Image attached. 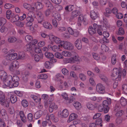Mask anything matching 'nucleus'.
Listing matches in <instances>:
<instances>
[{
	"label": "nucleus",
	"instance_id": "f257e3e1",
	"mask_svg": "<svg viewBox=\"0 0 127 127\" xmlns=\"http://www.w3.org/2000/svg\"><path fill=\"white\" fill-rule=\"evenodd\" d=\"M3 69V66L0 65V78L4 83L3 87H8L12 88L17 87L19 84L18 82L19 80V77L16 75L13 76L10 75L7 76V73Z\"/></svg>",
	"mask_w": 127,
	"mask_h": 127
},
{
	"label": "nucleus",
	"instance_id": "f03ea898",
	"mask_svg": "<svg viewBox=\"0 0 127 127\" xmlns=\"http://www.w3.org/2000/svg\"><path fill=\"white\" fill-rule=\"evenodd\" d=\"M45 44V43L44 41H40L38 43L37 40L34 39L27 44L25 47L24 49L26 51L30 52L31 54L34 52L38 53L41 52L40 48L38 47H42Z\"/></svg>",
	"mask_w": 127,
	"mask_h": 127
},
{
	"label": "nucleus",
	"instance_id": "7ed1b4c3",
	"mask_svg": "<svg viewBox=\"0 0 127 127\" xmlns=\"http://www.w3.org/2000/svg\"><path fill=\"white\" fill-rule=\"evenodd\" d=\"M103 21L102 25H99L96 23L93 24L94 29L95 30H97L98 34L100 35L102 34V32L100 29L103 31L104 30H106L110 27L108 21L106 19H103Z\"/></svg>",
	"mask_w": 127,
	"mask_h": 127
},
{
	"label": "nucleus",
	"instance_id": "20e7f679",
	"mask_svg": "<svg viewBox=\"0 0 127 127\" xmlns=\"http://www.w3.org/2000/svg\"><path fill=\"white\" fill-rule=\"evenodd\" d=\"M19 67V63L17 61L13 62L9 65L8 69L13 73L18 74L20 73L19 70L18 68Z\"/></svg>",
	"mask_w": 127,
	"mask_h": 127
},
{
	"label": "nucleus",
	"instance_id": "39448f33",
	"mask_svg": "<svg viewBox=\"0 0 127 127\" xmlns=\"http://www.w3.org/2000/svg\"><path fill=\"white\" fill-rule=\"evenodd\" d=\"M83 23L84 25H86L88 24V22L87 17L81 14L79 16L76 25V28L78 29H80L82 26V23Z\"/></svg>",
	"mask_w": 127,
	"mask_h": 127
},
{
	"label": "nucleus",
	"instance_id": "423d86ee",
	"mask_svg": "<svg viewBox=\"0 0 127 127\" xmlns=\"http://www.w3.org/2000/svg\"><path fill=\"white\" fill-rule=\"evenodd\" d=\"M67 30L69 33L66 32L63 33V36L67 38H68L70 37V34L72 35L75 37H77L79 35V32L76 30H73L70 27L68 28Z\"/></svg>",
	"mask_w": 127,
	"mask_h": 127
},
{
	"label": "nucleus",
	"instance_id": "0eeeda50",
	"mask_svg": "<svg viewBox=\"0 0 127 127\" xmlns=\"http://www.w3.org/2000/svg\"><path fill=\"white\" fill-rule=\"evenodd\" d=\"M49 37V40L52 44L55 42L56 44H59V45L61 46L63 41L61 40L60 38L52 35H50Z\"/></svg>",
	"mask_w": 127,
	"mask_h": 127
},
{
	"label": "nucleus",
	"instance_id": "6e6552de",
	"mask_svg": "<svg viewBox=\"0 0 127 127\" xmlns=\"http://www.w3.org/2000/svg\"><path fill=\"white\" fill-rule=\"evenodd\" d=\"M61 46L64 49L67 50H72L73 49L74 46L72 44L68 41H64L62 42Z\"/></svg>",
	"mask_w": 127,
	"mask_h": 127
},
{
	"label": "nucleus",
	"instance_id": "1a4fd4ad",
	"mask_svg": "<svg viewBox=\"0 0 127 127\" xmlns=\"http://www.w3.org/2000/svg\"><path fill=\"white\" fill-rule=\"evenodd\" d=\"M121 69L120 68H114L112 71L111 76L116 78H120L121 76Z\"/></svg>",
	"mask_w": 127,
	"mask_h": 127
},
{
	"label": "nucleus",
	"instance_id": "9d476101",
	"mask_svg": "<svg viewBox=\"0 0 127 127\" xmlns=\"http://www.w3.org/2000/svg\"><path fill=\"white\" fill-rule=\"evenodd\" d=\"M107 100H104L103 102V105L104 108V112L105 113H107L109 111L110 107L109 104L111 103V99L109 98H107Z\"/></svg>",
	"mask_w": 127,
	"mask_h": 127
},
{
	"label": "nucleus",
	"instance_id": "9b49d317",
	"mask_svg": "<svg viewBox=\"0 0 127 127\" xmlns=\"http://www.w3.org/2000/svg\"><path fill=\"white\" fill-rule=\"evenodd\" d=\"M10 102L9 99H6L4 95H2V97H0V103L2 105L6 107L9 106Z\"/></svg>",
	"mask_w": 127,
	"mask_h": 127
},
{
	"label": "nucleus",
	"instance_id": "f8f14e48",
	"mask_svg": "<svg viewBox=\"0 0 127 127\" xmlns=\"http://www.w3.org/2000/svg\"><path fill=\"white\" fill-rule=\"evenodd\" d=\"M105 89L104 86L101 84H98L96 85V91L99 94H104L105 93Z\"/></svg>",
	"mask_w": 127,
	"mask_h": 127
},
{
	"label": "nucleus",
	"instance_id": "ddd939ff",
	"mask_svg": "<svg viewBox=\"0 0 127 127\" xmlns=\"http://www.w3.org/2000/svg\"><path fill=\"white\" fill-rule=\"evenodd\" d=\"M58 87L59 89L61 90H65L68 87L66 82L62 80L58 84Z\"/></svg>",
	"mask_w": 127,
	"mask_h": 127
},
{
	"label": "nucleus",
	"instance_id": "4468645a",
	"mask_svg": "<svg viewBox=\"0 0 127 127\" xmlns=\"http://www.w3.org/2000/svg\"><path fill=\"white\" fill-rule=\"evenodd\" d=\"M32 11H34L36 9H41L43 7V4L41 3L38 2H32Z\"/></svg>",
	"mask_w": 127,
	"mask_h": 127
},
{
	"label": "nucleus",
	"instance_id": "2eb2a0df",
	"mask_svg": "<svg viewBox=\"0 0 127 127\" xmlns=\"http://www.w3.org/2000/svg\"><path fill=\"white\" fill-rule=\"evenodd\" d=\"M69 113L68 110L66 109H64L62 111H59L58 116L62 118H66L69 115Z\"/></svg>",
	"mask_w": 127,
	"mask_h": 127
},
{
	"label": "nucleus",
	"instance_id": "dca6fc26",
	"mask_svg": "<svg viewBox=\"0 0 127 127\" xmlns=\"http://www.w3.org/2000/svg\"><path fill=\"white\" fill-rule=\"evenodd\" d=\"M46 119V120L48 121L47 122L49 124H51V121L55 122H57L58 121V120L55 119L54 115L53 114L50 115H47Z\"/></svg>",
	"mask_w": 127,
	"mask_h": 127
},
{
	"label": "nucleus",
	"instance_id": "f3484780",
	"mask_svg": "<svg viewBox=\"0 0 127 127\" xmlns=\"http://www.w3.org/2000/svg\"><path fill=\"white\" fill-rule=\"evenodd\" d=\"M99 17V15L97 12H95L94 10H92L90 12V17L91 19L93 20H95Z\"/></svg>",
	"mask_w": 127,
	"mask_h": 127
},
{
	"label": "nucleus",
	"instance_id": "a211bd4d",
	"mask_svg": "<svg viewBox=\"0 0 127 127\" xmlns=\"http://www.w3.org/2000/svg\"><path fill=\"white\" fill-rule=\"evenodd\" d=\"M31 97L36 103L40 102L41 101V98L37 94L31 95Z\"/></svg>",
	"mask_w": 127,
	"mask_h": 127
},
{
	"label": "nucleus",
	"instance_id": "6ab92c4d",
	"mask_svg": "<svg viewBox=\"0 0 127 127\" xmlns=\"http://www.w3.org/2000/svg\"><path fill=\"white\" fill-rule=\"evenodd\" d=\"M0 116L5 120L8 119V116L7 114L6 110L4 109H0Z\"/></svg>",
	"mask_w": 127,
	"mask_h": 127
},
{
	"label": "nucleus",
	"instance_id": "aec40b11",
	"mask_svg": "<svg viewBox=\"0 0 127 127\" xmlns=\"http://www.w3.org/2000/svg\"><path fill=\"white\" fill-rule=\"evenodd\" d=\"M80 8L78 7L76 10L73 11L71 13V17L73 18L77 16L80 13Z\"/></svg>",
	"mask_w": 127,
	"mask_h": 127
},
{
	"label": "nucleus",
	"instance_id": "412c9836",
	"mask_svg": "<svg viewBox=\"0 0 127 127\" xmlns=\"http://www.w3.org/2000/svg\"><path fill=\"white\" fill-rule=\"evenodd\" d=\"M61 46L59 45L58 46L54 45L52 47L50 45L48 46V47L50 49V48H52V50L54 52L61 51L62 50L61 48Z\"/></svg>",
	"mask_w": 127,
	"mask_h": 127
},
{
	"label": "nucleus",
	"instance_id": "4be33fe9",
	"mask_svg": "<svg viewBox=\"0 0 127 127\" xmlns=\"http://www.w3.org/2000/svg\"><path fill=\"white\" fill-rule=\"evenodd\" d=\"M58 108L57 105L54 103H52L50 105L49 110L50 112H52L54 110H57Z\"/></svg>",
	"mask_w": 127,
	"mask_h": 127
},
{
	"label": "nucleus",
	"instance_id": "5701e85b",
	"mask_svg": "<svg viewBox=\"0 0 127 127\" xmlns=\"http://www.w3.org/2000/svg\"><path fill=\"white\" fill-rule=\"evenodd\" d=\"M37 18L38 23H41L43 20V16L41 12H38L37 14Z\"/></svg>",
	"mask_w": 127,
	"mask_h": 127
},
{
	"label": "nucleus",
	"instance_id": "b1692460",
	"mask_svg": "<svg viewBox=\"0 0 127 127\" xmlns=\"http://www.w3.org/2000/svg\"><path fill=\"white\" fill-rule=\"evenodd\" d=\"M7 58L10 60H12L16 59L18 57V55L17 53H15L11 54V55H6Z\"/></svg>",
	"mask_w": 127,
	"mask_h": 127
},
{
	"label": "nucleus",
	"instance_id": "393cba45",
	"mask_svg": "<svg viewBox=\"0 0 127 127\" xmlns=\"http://www.w3.org/2000/svg\"><path fill=\"white\" fill-rule=\"evenodd\" d=\"M77 116L75 113H73L69 115V118L67 121L68 123H70L71 121L76 119Z\"/></svg>",
	"mask_w": 127,
	"mask_h": 127
},
{
	"label": "nucleus",
	"instance_id": "a878e982",
	"mask_svg": "<svg viewBox=\"0 0 127 127\" xmlns=\"http://www.w3.org/2000/svg\"><path fill=\"white\" fill-rule=\"evenodd\" d=\"M75 46L78 50H80L82 48V44L81 40L77 39L75 42Z\"/></svg>",
	"mask_w": 127,
	"mask_h": 127
},
{
	"label": "nucleus",
	"instance_id": "bb28decb",
	"mask_svg": "<svg viewBox=\"0 0 127 127\" xmlns=\"http://www.w3.org/2000/svg\"><path fill=\"white\" fill-rule=\"evenodd\" d=\"M70 63H73L75 61H79L80 58L78 56H75L73 57H71L69 58Z\"/></svg>",
	"mask_w": 127,
	"mask_h": 127
},
{
	"label": "nucleus",
	"instance_id": "cd10ccee",
	"mask_svg": "<svg viewBox=\"0 0 127 127\" xmlns=\"http://www.w3.org/2000/svg\"><path fill=\"white\" fill-rule=\"evenodd\" d=\"M23 6L25 8L30 11H32V3L31 5L26 3H24L23 4Z\"/></svg>",
	"mask_w": 127,
	"mask_h": 127
},
{
	"label": "nucleus",
	"instance_id": "c85d7f7f",
	"mask_svg": "<svg viewBox=\"0 0 127 127\" xmlns=\"http://www.w3.org/2000/svg\"><path fill=\"white\" fill-rule=\"evenodd\" d=\"M61 76V75L59 73L57 74L55 76H54L53 78V80L58 83L60 82V81H62V80H61L60 78Z\"/></svg>",
	"mask_w": 127,
	"mask_h": 127
},
{
	"label": "nucleus",
	"instance_id": "c756f323",
	"mask_svg": "<svg viewBox=\"0 0 127 127\" xmlns=\"http://www.w3.org/2000/svg\"><path fill=\"white\" fill-rule=\"evenodd\" d=\"M44 27L47 29H51L52 28V27L51 24L47 21H44L43 24Z\"/></svg>",
	"mask_w": 127,
	"mask_h": 127
},
{
	"label": "nucleus",
	"instance_id": "7c9ffc66",
	"mask_svg": "<svg viewBox=\"0 0 127 127\" xmlns=\"http://www.w3.org/2000/svg\"><path fill=\"white\" fill-rule=\"evenodd\" d=\"M62 54L63 56L65 57H69L72 55L71 52L66 50L63 51L62 52Z\"/></svg>",
	"mask_w": 127,
	"mask_h": 127
},
{
	"label": "nucleus",
	"instance_id": "2f4dec72",
	"mask_svg": "<svg viewBox=\"0 0 127 127\" xmlns=\"http://www.w3.org/2000/svg\"><path fill=\"white\" fill-rule=\"evenodd\" d=\"M43 112L40 110L37 111L34 114V117L36 119H38L39 118L42 114Z\"/></svg>",
	"mask_w": 127,
	"mask_h": 127
},
{
	"label": "nucleus",
	"instance_id": "473e14b6",
	"mask_svg": "<svg viewBox=\"0 0 127 127\" xmlns=\"http://www.w3.org/2000/svg\"><path fill=\"white\" fill-rule=\"evenodd\" d=\"M61 96L65 101H69L68 95L65 92L62 93L61 94Z\"/></svg>",
	"mask_w": 127,
	"mask_h": 127
},
{
	"label": "nucleus",
	"instance_id": "72a5a7b5",
	"mask_svg": "<svg viewBox=\"0 0 127 127\" xmlns=\"http://www.w3.org/2000/svg\"><path fill=\"white\" fill-rule=\"evenodd\" d=\"M14 15V14L9 10H7L6 13V17L8 19H9L10 17H12Z\"/></svg>",
	"mask_w": 127,
	"mask_h": 127
},
{
	"label": "nucleus",
	"instance_id": "f704fd0d",
	"mask_svg": "<svg viewBox=\"0 0 127 127\" xmlns=\"http://www.w3.org/2000/svg\"><path fill=\"white\" fill-rule=\"evenodd\" d=\"M21 120L24 122H25L26 121V119L24 115V112L21 111L19 112Z\"/></svg>",
	"mask_w": 127,
	"mask_h": 127
},
{
	"label": "nucleus",
	"instance_id": "c9c22d12",
	"mask_svg": "<svg viewBox=\"0 0 127 127\" xmlns=\"http://www.w3.org/2000/svg\"><path fill=\"white\" fill-rule=\"evenodd\" d=\"M48 78V75L47 74H42L38 75L37 78L38 79H46Z\"/></svg>",
	"mask_w": 127,
	"mask_h": 127
},
{
	"label": "nucleus",
	"instance_id": "e433bc0d",
	"mask_svg": "<svg viewBox=\"0 0 127 127\" xmlns=\"http://www.w3.org/2000/svg\"><path fill=\"white\" fill-rule=\"evenodd\" d=\"M44 65L46 68L48 69L51 68L53 66L52 63L48 61H47L45 62Z\"/></svg>",
	"mask_w": 127,
	"mask_h": 127
},
{
	"label": "nucleus",
	"instance_id": "4c0bfd02",
	"mask_svg": "<svg viewBox=\"0 0 127 127\" xmlns=\"http://www.w3.org/2000/svg\"><path fill=\"white\" fill-rule=\"evenodd\" d=\"M73 105L75 108L78 110L80 109L82 107L81 103L78 102H74Z\"/></svg>",
	"mask_w": 127,
	"mask_h": 127
},
{
	"label": "nucleus",
	"instance_id": "58836bf2",
	"mask_svg": "<svg viewBox=\"0 0 127 127\" xmlns=\"http://www.w3.org/2000/svg\"><path fill=\"white\" fill-rule=\"evenodd\" d=\"M0 30L1 33H6L7 32L8 29L6 27L4 26H3L0 27Z\"/></svg>",
	"mask_w": 127,
	"mask_h": 127
},
{
	"label": "nucleus",
	"instance_id": "ea45409f",
	"mask_svg": "<svg viewBox=\"0 0 127 127\" xmlns=\"http://www.w3.org/2000/svg\"><path fill=\"white\" fill-rule=\"evenodd\" d=\"M89 33L90 34L92 35L95 33L96 32V30L93 28L92 26H90L88 30Z\"/></svg>",
	"mask_w": 127,
	"mask_h": 127
},
{
	"label": "nucleus",
	"instance_id": "a19ab883",
	"mask_svg": "<svg viewBox=\"0 0 127 127\" xmlns=\"http://www.w3.org/2000/svg\"><path fill=\"white\" fill-rule=\"evenodd\" d=\"M45 57L48 58H53L54 57V56L52 53L48 52H45Z\"/></svg>",
	"mask_w": 127,
	"mask_h": 127
},
{
	"label": "nucleus",
	"instance_id": "79ce46f5",
	"mask_svg": "<svg viewBox=\"0 0 127 127\" xmlns=\"http://www.w3.org/2000/svg\"><path fill=\"white\" fill-rule=\"evenodd\" d=\"M25 58V55L24 52H20L19 53L18 59H24Z\"/></svg>",
	"mask_w": 127,
	"mask_h": 127
},
{
	"label": "nucleus",
	"instance_id": "37998d69",
	"mask_svg": "<svg viewBox=\"0 0 127 127\" xmlns=\"http://www.w3.org/2000/svg\"><path fill=\"white\" fill-rule=\"evenodd\" d=\"M112 13L110 9L108 8H106V11L104 13V15L107 17H109V14H111Z\"/></svg>",
	"mask_w": 127,
	"mask_h": 127
},
{
	"label": "nucleus",
	"instance_id": "c03bdc74",
	"mask_svg": "<svg viewBox=\"0 0 127 127\" xmlns=\"http://www.w3.org/2000/svg\"><path fill=\"white\" fill-rule=\"evenodd\" d=\"M101 49L103 52H107L109 50L108 47L104 44L101 45Z\"/></svg>",
	"mask_w": 127,
	"mask_h": 127
},
{
	"label": "nucleus",
	"instance_id": "a18cd8bd",
	"mask_svg": "<svg viewBox=\"0 0 127 127\" xmlns=\"http://www.w3.org/2000/svg\"><path fill=\"white\" fill-rule=\"evenodd\" d=\"M15 93L17 96L21 97L25 94V93L22 91H14Z\"/></svg>",
	"mask_w": 127,
	"mask_h": 127
},
{
	"label": "nucleus",
	"instance_id": "49530a36",
	"mask_svg": "<svg viewBox=\"0 0 127 127\" xmlns=\"http://www.w3.org/2000/svg\"><path fill=\"white\" fill-rule=\"evenodd\" d=\"M55 57L58 59H63L64 57L62 55V54L59 52H56L55 53Z\"/></svg>",
	"mask_w": 127,
	"mask_h": 127
},
{
	"label": "nucleus",
	"instance_id": "de8ad7c7",
	"mask_svg": "<svg viewBox=\"0 0 127 127\" xmlns=\"http://www.w3.org/2000/svg\"><path fill=\"white\" fill-rule=\"evenodd\" d=\"M121 105L123 106H125L127 103L126 99L123 97H121L120 99Z\"/></svg>",
	"mask_w": 127,
	"mask_h": 127
},
{
	"label": "nucleus",
	"instance_id": "09e8293b",
	"mask_svg": "<svg viewBox=\"0 0 127 127\" xmlns=\"http://www.w3.org/2000/svg\"><path fill=\"white\" fill-rule=\"evenodd\" d=\"M10 100L12 103H15L17 101V100L16 96L15 95H11L10 97Z\"/></svg>",
	"mask_w": 127,
	"mask_h": 127
},
{
	"label": "nucleus",
	"instance_id": "8fccbe9b",
	"mask_svg": "<svg viewBox=\"0 0 127 127\" xmlns=\"http://www.w3.org/2000/svg\"><path fill=\"white\" fill-rule=\"evenodd\" d=\"M87 107L88 109L91 110H94L95 107V106L90 103H87Z\"/></svg>",
	"mask_w": 127,
	"mask_h": 127
},
{
	"label": "nucleus",
	"instance_id": "3c124183",
	"mask_svg": "<svg viewBox=\"0 0 127 127\" xmlns=\"http://www.w3.org/2000/svg\"><path fill=\"white\" fill-rule=\"evenodd\" d=\"M16 40V38L15 37L13 36L9 37L8 39V41L10 43L14 42Z\"/></svg>",
	"mask_w": 127,
	"mask_h": 127
},
{
	"label": "nucleus",
	"instance_id": "603ef678",
	"mask_svg": "<svg viewBox=\"0 0 127 127\" xmlns=\"http://www.w3.org/2000/svg\"><path fill=\"white\" fill-rule=\"evenodd\" d=\"M74 8L73 6L70 5L66 6L65 8V10L67 11H71Z\"/></svg>",
	"mask_w": 127,
	"mask_h": 127
},
{
	"label": "nucleus",
	"instance_id": "864d4df0",
	"mask_svg": "<svg viewBox=\"0 0 127 127\" xmlns=\"http://www.w3.org/2000/svg\"><path fill=\"white\" fill-rule=\"evenodd\" d=\"M54 17L58 21L61 19V17L60 14L58 13H56L53 15Z\"/></svg>",
	"mask_w": 127,
	"mask_h": 127
},
{
	"label": "nucleus",
	"instance_id": "5fc2aeb1",
	"mask_svg": "<svg viewBox=\"0 0 127 127\" xmlns=\"http://www.w3.org/2000/svg\"><path fill=\"white\" fill-rule=\"evenodd\" d=\"M125 33L124 29L122 27L120 28L119 29L118 34L121 35H124Z\"/></svg>",
	"mask_w": 127,
	"mask_h": 127
},
{
	"label": "nucleus",
	"instance_id": "6e6d98bb",
	"mask_svg": "<svg viewBox=\"0 0 127 127\" xmlns=\"http://www.w3.org/2000/svg\"><path fill=\"white\" fill-rule=\"evenodd\" d=\"M32 22H28L27 24V26L30 27V29L32 31H33L34 30V28L32 26Z\"/></svg>",
	"mask_w": 127,
	"mask_h": 127
},
{
	"label": "nucleus",
	"instance_id": "4d7b16f0",
	"mask_svg": "<svg viewBox=\"0 0 127 127\" xmlns=\"http://www.w3.org/2000/svg\"><path fill=\"white\" fill-rule=\"evenodd\" d=\"M9 61H10L7 58V56L6 55V59L3 61L2 63L3 65L6 66L8 64Z\"/></svg>",
	"mask_w": 127,
	"mask_h": 127
},
{
	"label": "nucleus",
	"instance_id": "13d9d810",
	"mask_svg": "<svg viewBox=\"0 0 127 127\" xmlns=\"http://www.w3.org/2000/svg\"><path fill=\"white\" fill-rule=\"evenodd\" d=\"M111 63L112 64L114 65L115 64L116 62V55H113L111 58Z\"/></svg>",
	"mask_w": 127,
	"mask_h": 127
},
{
	"label": "nucleus",
	"instance_id": "bf43d9fd",
	"mask_svg": "<svg viewBox=\"0 0 127 127\" xmlns=\"http://www.w3.org/2000/svg\"><path fill=\"white\" fill-rule=\"evenodd\" d=\"M6 23V20L5 19L3 18L0 19V27L4 26Z\"/></svg>",
	"mask_w": 127,
	"mask_h": 127
},
{
	"label": "nucleus",
	"instance_id": "052dcab7",
	"mask_svg": "<svg viewBox=\"0 0 127 127\" xmlns=\"http://www.w3.org/2000/svg\"><path fill=\"white\" fill-rule=\"evenodd\" d=\"M89 82L90 84L92 86H94L95 85V83L94 79L92 77H90L89 79Z\"/></svg>",
	"mask_w": 127,
	"mask_h": 127
},
{
	"label": "nucleus",
	"instance_id": "680f3d73",
	"mask_svg": "<svg viewBox=\"0 0 127 127\" xmlns=\"http://www.w3.org/2000/svg\"><path fill=\"white\" fill-rule=\"evenodd\" d=\"M19 17L18 15H16L15 17L13 18L11 20V21L12 23L15 22V23L19 19Z\"/></svg>",
	"mask_w": 127,
	"mask_h": 127
},
{
	"label": "nucleus",
	"instance_id": "e2e57ef3",
	"mask_svg": "<svg viewBox=\"0 0 127 127\" xmlns=\"http://www.w3.org/2000/svg\"><path fill=\"white\" fill-rule=\"evenodd\" d=\"M22 104L24 107H26L28 106V103L27 100H24L22 101Z\"/></svg>",
	"mask_w": 127,
	"mask_h": 127
},
{
	"label": "nucleus",
	"instance_id": "0e129e2a",
	"mask_svg": "<svg viewBox=\"0 0 127 127\" xmlns=\"http://www.w3.org/2000/svg\"><path fill=\"white\" fill-rule=\"evenodd\" d=\"M107 2V0H100L99 3L100 5L102 6L105 5Z\"/></svg>",
	"mask_w": 127,
	"mask_h": 127
},
{
	"label": "nucleus",
	"instance_id": "69168bd1",
	"mask_svg": "<svg viewBox=\"0 0 127 127\" xmlns=\"http://www.w3.org/2000/svg\"><path fill=\"white\" fill-rule=\"evenodd\" d=\"M123 14L120 13L118 12L115 15L116 17L118 19H121L123 17Z\"/></svg>",
	"mask_w": 127,
	"mask_h": 127
},
{
	"label": "nucleus",
	"instance_id": "338daca9",
	"mask_svg": "<svg viewBox=\"0 0 127 127\" xmlns=\"http://www.w3.org/2000/svg\"><path fill=\"white\" fill-rule=\"evenodd\" d=\"M62 73L64 75H67L69 74L68 70L66 68H63L62 70Z\"/></svg>",
	"mask_w": 127,
	"mask_h": 127
},
{
	"label": "nucleus",
	"instance_id": "774afa93",
	"mask_svg": "<svg viewBox=\"0 0 127 127\" xmlns=\"http://www.w3.org/2000/svg\"><path fill=\"white\" fill-rule=\"evenodd\" d=\"M122 88L124 93L127 94V85L125 84L123 85Z\"/></svg>",
	"mask_w": 127,
	"mask_h": 127
}]
</instances>
